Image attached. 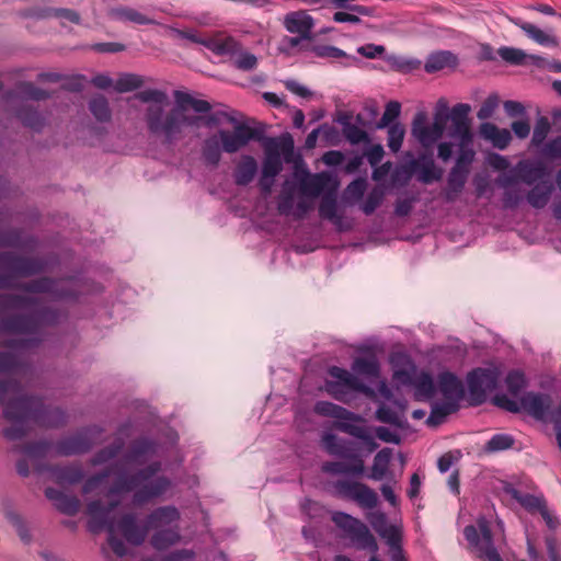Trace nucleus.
Instances as JSON below:
<instances>
[{"instance_id":"nucleus-1","label":"nucleus","mask_w":561,"mask_h":561,"mask_svg":"<svg viewBox=\"0 0 561 561\" xmlns=\"http://www.w3.org/2000/svg\"><path fill=\"white\" fill-rule=\"evenodd\" d=\"M43 267L42 261L9 252L0 253V268L10 274L0 275V288L15 287L13 277L31 276L39 273ZM57 285L51 279L42 278L21 286L24 296L0 297V341L9 344V351L0 355V373L12 376H23L26 373L24 351L41 341L44 325L53 324L57 320V314L34 295L55 293Z\"/></svg>"},{"instance_id":"nucleus-2","label":"nucleus","mask_w":561,"mask_h":561,"mask_svg":"<svg viewBox=\"0 0 561 561\" xmlns=\"http://www.w3.org/2000/svg\"><path fill=\"white\" fill-rule=\"evenodd\" d=\"M175 105L169 108L164 106H147L144 115L147 131L162 144L171 146L184 138L186 127H199L204 117L188 115L186 111L192 108L195 113L205 114L211 110L205 100L193 98L186 92H174Z\"/></svg>"},{"instance_id":"nucleus-3","label":"nucleus","mask_w":561,"mask_h":561,"mask_svg":"<svg viewBox=\"0 0 561 561\" xmlns=\"http://www.w3.org/2000/svg\"><path fill=\"white\" fill-rule=\"evenodd\" d=\"M46 423H11L3 430L8 442H25L22 446H14L13 451L24 455L27 459L37 462L51 456H75L89 451L98 442L93 438V431L88 430L61 438L56 444L49 439L30 442L37 436V431Z\"/></svg>"},{"instance_id":"nucleus-4","label":"nucleus","mask_w":561,"mask_h":561,"mask_svg":"<svg viewBox=\"0 0 561 561\" xmlns=\"http://www.w3.org/2000/svg\"><path fill=\"white\" fill-rule=\"evenodd\" d=\"M161 469L162 463L153 461L133 474H122L108 489L107 495L112 496L134 491L133 503L135 505H142L158 499L173 486L171 479L168 477H157Z\"/></svg>"},{"instance_id":"nucleus-5","label":"nucleus","mask_w":561,"mask_h":561,"mask_svg":"<svg viewBox=\"0 0 561 561\" xmlns=\"http://www.w3.org/2000/svg\"><path fill=\"white\" fill-rule=\"evenodd\" d=\"M333 494L343 500L355 502L360 508L369 511L366 518L374 530L385 540L392 534L401 533V528L389 525L386 513L376 510L379 504L378 494L367 484L352 480H336L332 483Z\"/></svg>"},{"instance_id":"nucleus-6","label":"nucleus","mask_w":561,"mask_h":561,"mask_svg":"<svg viewBox=\"0 0 561 561\" xmlns=\"http://www.w3.org/2000/svg\"><path fill=\"white\" fill-rule=\"evenodd\" d=\"M0 404H4L7 421H43L46 413L43 399L24 394L20 382L11 377L0 380Z\"/></svg>"},{"instance_id":"nucleus-7","label":"nucleus","mask_w":561,"mask_h":561,"mask_svg":"<svg viewBox=\"0 0 561 561\" xmlns=\"http://www.w3.org/2000/svg\"><path fill=\"white\" fill-rule=\"evenodd\" d=\"M180 512L175 506H161L153 510L146 519L145 527L137 525L134 514H125L119 518V530L125 539L135 546H140L149 529H163L178 527Z\"/></svg>"},{"instance_id":"nucleus-8","label":"nucleus","mask_w":561,"mask_h":561,"mask_svg":"<svg viewBox=\"0 0 561 561\" xmlns=\"http://www.w3.org/2000/svg\"><path fill=\"white\" fill-rule=\"evenodd\" d=\"M322 445L330 455L352 461L350 465L341 461H325L321 466V470L324 473L353 477H360L365 473L364 460L357 455L353 440L339 438L332 433H325L322 436Z\"/></svg>"},{"instance_id":"nucleus-9","label":"nucleus","mask_w":561,"mask_h":561,"mask_svg":"<svg viewBox=\"0 0 561 561\" xmlns=\"http://www.w3.org/2000/svg\"><path fill=\"white\" fill-rule=\"evenodd\" d=\"M118 502H112L110 505L104 506L101 501H91L87 506V513L89 515L88 528L91 533L98 534L103 529L108 533L107 542L113 552L122 558L127 553V547L122 539L115 536V531L119 530V519L116 520V508Z\"/></svg>"},{"instance_id":"nucleus-10","label":"nucleus","mask_w":561,"mask_h":561,"mask_svg":"<svg viewBox=\"0 0 561 561\" xmlns=\"http://www.w3.org/2000/svg\"><path fill=\"white\" fill-rule=\"evenodd\" d=\"M222 118L233 125V130L219 129L217 135L226 153H236L244 148L253 138L254 130L244 123L238 122L226 112H217L204 118L203 124L211 126L221 123Z\"/></svg>"},{"instance_id":"nucleus-11","label":"nucleus","mask_w":561,"mask_h":561,"mask_svg":"<svg viewBox=\"0 0 561 561\" xmlns=\"http://www.w3.org/2000/svg\"><path fill=\"white\" fill-rule=\"evenodd\" d=\"M438 388L442 399L434 402L432 414L426 421H436L456 412L465 396L463 385L451 373H442L438 376Z\"/></svg>"},{"instance_id":"nucleus-12","label":"nucleus","mask_w":561,"mask_h":561,"mask_svg":"<svg viewBox=\"0 0 561 561\" xmlns=\"http://www.w3.org/2000/svg\"><path fill=\"white\" fill-rule=\"evenodd\" d=\"M463 536L478 558L483 561H503L493 540L491 523L485 517H479L477 526H466Z\"/></svg>"},{"instance_id":"nucleus-13","label":"nucleus","mask_w":561,"mask_h":561,"mask_svg":"<svg viewBox=\"0 0 561 561\" xmlns=\"http://www.w3.org/2000/svg\"><path fill=\"white\" fill-rule=\"evenodd\" d=\"M331 379L325 381V390L337 400H344L351 392H362L375 397V391L360 378L344 368L333 366L329 369Z\"/></svg>"},{"instance_id":"nucleus-14","label":"nucleus","mask_w":561,"mask_h":561,"mask_svg":"<svg viewBox=\"0 0 561 561\" xmlns=\"http://www.w3.org/2000/svg\"><path fill=\"white\" fill-rule=\"evenodd\" d=\"M501 379V371L497 367L477 368L468 377V389L471 404H481L495 390Z\"/></svg>"},{"instance_id":"nucleus-15","label":"nucleus","mask_w":561,"mask_h":561,"mask_svg":"<svg viewBox=\"0 0 561 561\" xmlns=\"http://www.w3.org/2000/svg\"><path fill=\"white\" fill-rule=\"evenodd\" d=\"M505 381L512 398L507 394H495L493 402L504 410L518 411L526 405V398L520 393L525 385V376L520 371H512L507 375Z\"/></svg>"},{"instance_id":"nucleus-16","label":"nucleus","mask_w":561,"mask_h":561,"mask_svg":"<svg viewBox=\"0 0 561 561\" xmlns=\"http://www.w3.org/2000/svg\"><path fill=\"white\" fill-rule=\"evenodd\" d=\"M445 123L442 116L436 115L432 124L425 123L423 114H417L413 121L412 134L425 149L432 148L442 138Z\"/></svg>"},{"instance_id":"nucleus-17","label":"nucleus","mask_w":561,"mask_h":561,"mask_svg":"<svg viewBox=\"0 0 561 561\" xmlns=\"http://www.w3.org/2000/svg\"><path fill=\"white\" fill-rule=\"evenodd\" d=\"M334 427L343 433L350 434L358 439V443H354L357 455L360 453L370 454L378 448V443L373 432L366 427L359 426L358 423H332Z\"/></svg>"},{"instance_id":"nucleus-18","label":"nucleus","mask_w":561,"mask_h":561,"mask_svg":"<svg viewBox=\"0 0 561 561\" xmlns=\"http://www.w3.org/2000/svg\"><path fill=\"white\" fill-rule=\"evenodd\" d=\"M337 183L333 182L332 176L327 172L310 174L305 172L299 178V191L305 196L318 197L327 188L335 191Z\"/></svg>"},{"instance_id":"nucleus-19","label":"nucleus","mask_w":561,"mask_h":561,"mask_svg":"<svg viewBox=\"0 0 561 561\" xmlns=\"http://www.w3.org/2000/svg\"><path fill=\"white\" fill-rule=\"evenodd\" d=\"M378 392L385 401L377 409V421H400V412L403 411L404 404L392 399V391L386 380L378 382Z\"/></svg>"},{"instance_id":"nucleus-20","label":"nucleus","mask_w":561,"mask_h":561,"mask_svg":"<svg viewBox=\"0 0 561 561\" xmlns=\"http://www.w3.org/2000/svg\"><path fill=\"white\" fill-rule=\"evenodd\" d=\"M528 515L540 517L546 527L551 531H554L560 525V520L554 510L549 506L542 495L528 494Z\"/></svg>"},{"instance_id":"nucleus-21","label":"nucleus","mask_w":561,"mask_h":561,"mask_svg":"<svg viewBox=\"0 0 561 561\" xmlns=\"http://www.w3.org/2000/svg\"><path fill=\"white\" fill-rule=\"evenodd\" d=\"M412 168L417 173V180L424 184H431L439 181L443 176V170L435 165L433 153L425 152L411 162Z\"/></svg>"},{"instance_id":"nucleus-22","label":"nucleus","mask_w":561,"mask_h":561,"mask_svg":"<svg viewBox=\"0 0 561 561\" xmlns=\"http://www.w3.org/2000/svg\"><path fill=\"white\" fill-rule=\"evenodd\" d=\"M285 28L302 37H312L313 19L306 11L290 12L284 19Z\"/></svg>"},{"instance_id":"nucleus-23","label":"nucleus","mask_w":561,"mask_h":561,"mask_svg":"<svg viewBox=\"0 0 561 561\" xmlns=\"http://www.w3.org/2000/svg\"><path fill=\"white\" fill-rule=\"evenodd\" d=\"M45 495L62 514L73 516L80 508V501L77 496L66 494L55 488H46Z\"/></svg>"},{"instance_id":"nucleus-24","label":"nucleus","mask_w":561,"mask_h":561,"mask_svg":"<svg viewBox=\"0 0 561 561\" xmlns=\"http://www.w3.org/2000/svg\"><path fill=\"white\" fill-rule=\"evenodd\" d=\"M479 134L484 140L500 150L505 149L512 140V135L508 129L499 128L493 123H482L479 127Z\"/></svg>"},{"instance_id":"nucleus-25","label":"nucleus","mask_w":561,"mask_h":561,"mask_svg":"<svg viewBox=\"0 0 561 561\" xmlns=\"http://www.w3.org/2000/svg\"><path fill=\"white\" fill-rule=\"evenodd\" d=\"M319 215L321 218L330 220L339 230L346 229L343 225V217L339 214L334 191L322 196L319 205Z\"/></svg>"},{"instance_id":"nucleus-26","label":"nucleus","mask_w":561,"mask_h":561,"mask_svg":"<svg viewBox=\"0 0 561 561\" xmlns=\"http://www.w3.org/2000/svg\"><path fill=\"white\" fill-rule=\"evenodd\" d=\"M157 450L158 444L153 439L140 437L131 443L130 450L126 454L125 458L128 461L141 462L145 458L156 455Z\"/></svg>"},{"instance_id":"nucleus-27","label":"nucleus","mask_w":561,"mask_h":561,"mask_svg":"<svg viewBox=\"0 0 561 561\" xmlns=\"http://www.w3.org/2000/svg\"><path fill=\"white\" fill-rule=\"evenodd\" d=\"M469 171H459L458 168H451L447 176V187L444 192L446 202H455L463 191Z\"/></svg>"},{"instance_id":"nucleus-28","label":"nucleus","mask_w":561,"mask_h":561,"mask_svg":"<svg viewBox=\"0 0 561 561\" xmlns=\"http://www.w3.org/2000/svg\"><path fill=\"white\" fill-rule=\"evenodd\" d=\"M314 412L320 416L332 417L333 421H364L360 416L347 412L334 403L319 401L314 405Z\"/></svg>"},{"instance_id":"nucleus-29","label":"nucleus","mask_w":561,"mask_h":561,"mask_svg":"<svg viewBox=\"0 0 561 561\" xmlns=\"http://www.w3.org/2000/svg\"><path fill=\"white\" fill-rule=\"evenodd\" d=\"M352 371L355 376L363 377L373 382L379 378V364L375 357H357L352 364Z\"/></svg>"},{"instance_id":"nucleus-30","label":"nucleus","mask_w":561,"mask_h":561,"mask_svg":"<svg viewBox=\"0 0 561 561\" xmlns=\"http://www.w3.org/2000/svg\"><path fill=\"white\" fill-rule=\"evenodd\" d=\"M257 172V163L251 156H242L234 171V182L244 186L253 181Z\"/></svg>"},{"instance_id":"nucleus-31","label":"nucleus","mask_w":561,"mask_h":561,"mask_svg":"<svg viewBox=\"0 0 561 561\" xmlns=\"http://www.w3.org/2000/svg\"><path fill=\"white\" fill-rule=\"evenodd\" d=\"M222 146L220 139L216 134L207 137L202 145V158L206 164L216 167L220 162Z\"/></svg>"},{"instance_id":"nucleus-32","label":"nucleus","mask_w":561,"mask_h":561,"mask_svg":"<svg viewBox=\"0 0 561 561\" xmlns=\"http://www.w3.org/2000/svg\"><path fill=\"white\" fill-rule=\"evenodd\" d=\"M457 64V57L447 50H440L431 54L424 65V69L427 73H433L443 70L447 67H455Z\"/></svg>"},{"instance_id":"nucleus-33","label":"nucleus","mask_w":561,"mask_h":561,"mask_svg":"<svg viewBox=\"0 0 561 561\" xmlns=\"http://www.w3.org/2000/svg\"><path fill=\"white\" fill-rule=\"evenodd\" d=\"M552 188L551 180L541 176L540 182L528 191V204L535 207L545 206L549 201Z\"/></svg>"},{"instance_id":"nucleus-34","label":"nucleus","mask_w":561,"mask_h":561,"mask_svg":"<svg viewBox=\"0 0 561 561\" xmlns=\"http://www.w3.org/2000/svg\"><path fill=\"white\" fill-rule=\"evenodd\" d=\"M206 48L219 56L228 55L232 59L241 48V45L233 37L227 36L222 38H209Z\"/></svg>"},{"instance_id":"nucleus-35","label":"nucleus","mask_w":561,"mask_h":561,"mask_svg":"<svg viewBox=\"0 0 561 561\" xmlns=\"http://www.w3.org/2000/svg\"><path fill=\"white\" fill-rule=\"evenodd\" d=\"M391 457L392 450L390 448L386 447L379 450L374 458L371 472L367 474V478L374 481L382 480L388 472Z\"/></svg>"},{"instance_id":"nucleus-36","label":"nucleus","mask_w":561,"mask_h":561,"mask_svg":"<svg viewBox=\"0 0 561 561\" xmlns=\"http://www.w3.org/2000/svg\"><path fill=\"white\" fill-rule=\"evenodd\" d=\"M180 540L178 527L157 529L151 537V546L157 550H164Z\"/></svg>"},{"instance_id":"nucleus-37","label":"nucleus","mask_w":561,"mask_h":561,"mask_svg":"<svg viewBox=\"0 0 561 561\" xmlns=\"http://www.w3.org/2000/svg\"><path fill=\"white\" fill-rule=\"evenodd\" d=\"M50 471L60 483L75 484L83 479V470L78 465L56 466Z\"/></svg>"},{"instance_id":"nucleus-38","label":"nucleus","mask_w":561,"mask_h":561,"mask_svg":"<svg viewBox=\"0 0 561 561\" xmlns=\"http://www.w3.org/2000/svg\"><path fill=\"white\" fill-rule=\"evenodd\" d=\"M113 19L122 22H131L139 25H147L153 23V20L140 13L139 11L128 8L118 7L111 11Z\"/></svg>"},{"instance_id":"nucleus-39","label":"nucleus","mask_w":561,"mask_h":561,"mask_svg":"<svg viewBox=\"0 0 561 561\" xmlns=\"http://www.w3.org/2000/svg\"><path fill=\"white\" fill-rule=\"evenodd\" d=\"M500 495L502 502L507 506L513 508L526 507V495L512 483L504 482Z\"/></svg>"},{"instance_id":"nucleus-40","label":"nucleus","mask_w":561,"mask_h":561,"mask_svg":"<svg viewBox=\"0 0 561 561\" xmlns=\"http://www.w3.org/2000/svg\"><path fill=\"white\" fill-rule=\"evenodd\" d=\"M311 51L319 58L345 59L344 66H348L351 61L356 60V57L350 56L344 50L332 45H316L311 47Z\"/></svg>"},{"instance_id":"nucleus-41","label":"nucleus","mask_w":561,"mask_h":561,"mask_svg":"<svg viewBox=\"0 0 561 561\" xmlns=\"http://www.w3.org/2000/svg\"><path fill=\"white\" fill-rule=\"evenodd\" d=\"M448 136L457 141L458 147L471 146L473 142L470 123H451Z\"/></svg>"},{"instance_id":"nucleus-42","label":"nucleus","mask_w":561,"mask_h":561,"mask_svg":"<svg viewBox=\"0 0 561 561\" xmlns=\"http://www.w3.org/2000/svg\"><path fill=\"white\" fill-rule=\"evenodd\" d=\"M89 110L99 122H110L112 117L108 101L103 95H96L89 102Z\"/></svg>"},{"instance_id":"nucleus-43","label":"nucleus","mask_w":561,"mask_h":561,"mask_svg":"<svg viewBox=\"0 0 561 561\" xmlns=\"http://www.w3.org/2000/svg\"><path fill=\"white\" fill-rule=\"evenodd\" d=\"M526 181V160H519L517 165L500 176V184L504 188Z\"/></svg>"},{"instance_id":"nucleus-44","label":"nucleus","mask_w":561,"mask_h":561,"mask_svg":"<svg viewBox=\"0 0 561 561\" xmlns=\"http://www.w3.org/2000/svg\"><path fill=\"white\" fill-rule=\"evenodd\" d=\"M125 443L122 438L115 439L110 446L99 450L91 459L94 466L103 465L115 458L124 448Z\"/></svg>"},{"instance_id":"nucleus-45","label":"nucleus","mask_w":561,"mask_h":561,"mask_svg":"<svg viewBox=\"0 0 561 561\" xmlns=\"http://www.w3.org/2000/svg\"><path fill=\"white\" fill-rule=\"evenodd\" d=\"M550 407V398L546 394L528 392V414L535 419H541Z\"/></svg>"},{"instance_id":"nucleus-46","label":"nucleus","mask_w":561,"mask_h":561,"mask_svg":"<svg viewBox=\"0 0 561 561\" xmlns=\"http://www.w3.org/2000/svg\"><path fill=\"white\" fill-rule=\"evenodd\" d=\"M135 98L142 103H149L148 106L170 105L169 98L164 91L157 89H147L135 94Z\"/></svg>"},{"instance_id":"nucleus-47","label":"nucleus","mask_w":561,"mask_h":561,"mask_svg":"<svg viewBox=\"0 0 561 561\" xmlns=\"http://www.w3.org/2000/svg\"><path fill=\"white\" fill-rule=\"evenodd\" d=\"M514 445V438L510 434L493 435L483 447V451L488 454L499 453L510 449Z\"/></svg>"},{"instance_id":"nucleus-48","label":"nucleus","mask_w":561,"mask_h":561,"mask_svg":"<svg viewBox=\"0 0 561 561\" xmlns=\"http://www.w3.org/2000/svg\"><path fill=\"white\" fill-rule=\"evenodd\" d=\"M528 37L541 46L557 47L559 45L557 36L551 31H543L533 24H528Z\"/></svg>"},{"instance_id":"nucleus-49","label":"nucleus","mask_w":561,"mask_h":561,"mask_svg":"<svg viewBox=\"0 0 561 561\" xmlns=\"http://www.w3.org/2000/svg\"><path fill=\"white\" fill-rule=\"evenodd\" d=\"M340 123L343 126V135H344V137L352 145H358V144L367 142L368 141L367 133L364 129H362L360 127L350 123L347 121V117L341 119Z\"/></svg>"},{"instance_id":"nucleus-50","label":"nucleus","mask_w":561,"mask_h":561,"mask_svg":"<svg viewBox=\"0 0 561 561\" xmlns=\"http://www.w3.org/2000/svg\"><path fill=\"white\" fill-rule=\"evenodd\" d=\"M142 77L135 73H123L114 83L115 91L119 93L130 92L142 87Z\"/></svg>"},{"instance_id":"nucleus-51","label":"nucleus","mask_w":561,"mask_h":561,"mask_svg":"<svg viewBox=\"0 0 561 561\" xmlns=\"http://www.w3.org/2000/svg\"><path fill=\"white\" fill-rule=\"evenodd\" d=\"M415 388L416 396L422 398H432L435 392L434 380L427 373L416 376L412 382Z\"/></svg>"},{"instance_id":"nucleus-52","label":"nucleus","mask_w":561,"mask_h":561,"mask_svg":"<svg viewBox=\"0 0 561 561\" xmlns=\"http://www.w3.org/2000/svg\"><path fill=\"white\" fill-rule=\"evenodd\" d=\"M294 187L285 182L278 198L277 209L282 215H290L294 209Z\"/></svg>"},{"instance_id":"nucleus-53","label":"nucleus","mask_w":561,"mask_h":561,"mask_svg":"<svg viewBox=\"0 0 561 561\" xmlns=\"http://www.w3.org/2000/svg\"><path fill=\"white\" fill-rule=\"evenodd\" d=\"M283 170V163L278 152L266 153V157L263 161L262 173L266 176L275 178Z\"/></svg>"},{"instance_id":"nucleus-54","label":"nucleus","mask_w":561,"mask_h":561,"mask_svg":"<svg viewBox=\"0 0 561 561\" xmlns=\"http://www.w3.org/2000/svg\"><path fill=\"white\" fill-rule=\"evenodd\" d=\"M385 198V192L380 187L373 188L360 206L365 215H371L380 206Z\"/></svg>"},{"instance_id":"nucleus-55","label":"nucleus","mask_w":561,"mask_h":561,"mask_svg":"<svg viewBox=\"0 0 561 561\" xmlns=\"http://www.w3.org/2000/svg\"><path fill=\"white\" fill-rule=\"evenodd\" d=\"M232 64L236 68L250 71L253 70L257 65V58L255 55L243 51L242 47L238 50V53L232 58Z\"/></svg>"},{"instance_id":"nucleus-56","label":"nucleus","mask_w":561,"mask_h":561,"mask_svg":"<svg viewBox=\"0 0 561 561\" xmlns=\"http://www.w3.org/2000/svg\"><path fill=\"white\" fill-rule=\"evenodd\" d=\"M405 130L399 123L392 124L388 128V147L392 152H398L401 149Z\"/></svg>"},{"instance_id":"nucleus-57","label":"nucleus","mask_w":561,"mask_h":561,"mask_svg":"<svg viewBox=\"0 0 561 561\" xmlns=\"http://www.w3.org/2000/svg\"><path fill=\"white\" fill-rule=\"evenodd\" d=\"M18 117L25 126L34 130H39L44 126V118L36 111L31 108L20 110Z\"/></svg>"},{"instance_id":"nucleus-58","label":"nucleus","mask_w":561,"mask_h":561,"mask_svg":"<svg viewBox=\"0 0 561 561\" xmlns=\"http://www.w3.org/2000/svg\"><path fill=\"white\" fill-rule=\"evenodd\" d=\"M385 541L389 547L391 561H407L402 548V531L394 536L391 534Z\"/></svg>"},{"instance_id":"nucleus-59","label":"nucleus","mask_w":561,"mask_h":561,"mask_svg":"<svg viewBox=\"0 0 561 561\" xmlns=\"http://www.w3.org/2000/svg\"><path fill=\"white\" fill-rule=\"evenodd\" d=\"M459 154L457 157L456 163L453 168H458L459 171H469L470 164L472 163L476 152L471 146L459 147Z\"/></svg>"},{"instance_id":"nucleus-60","label":"nucleus","mask_w":561,"mask_h":561,"mask_svg":"<svg viewBox=\"0 0 561 561\" xmlns=\"http://www.w3.org/2000/svg\"><path fill=\"white\" fill-rule=\"evenodd\" d=\"M497 54L504 61L511 65H522L526 58V54L522 49L513 47H501Z\"/></svg>"},{"instance_id":"nucleus-61","label":"nucleus","mask_w":561,"mask_h":561,"mask_svg":"<svg viewBox=\"0 0 561 561\" xmlns=\"http://www.w3.org/2000/svg\"><path fill=\"white\" fill-rule=\"evenodd\" d=\"M414 371L415 366L408 360L403 367L394 369L392 378L400 385H412Z\"/></svg>"},{"instance_id":"nucleus-62","label":"nucleus","mask_w":561,"mask_h":561,"mask_svg":"<svg viewBox=\"0 0 561 561\" xmlns=\"http://www.w3.org/2000/svg\"><path fill=\"white\" fill-rule=\"evenodd\" d=\"M499 102H500V100L496 94H490L485 99V101L482 103V105L480 106V108L477 113V117L480 121L490 118L493 115L496 107L499 106Z\"/></svg>"},{"instance_id":"nucleus-63","label":"nucleus","mask_w":561,"mask_h":561,"mask_svg":"<svg viewBox=\"0 0 561 561\" xmlns=\"http://www.w3.org/2000/svg\"><path fill=\"white\" fill-rule=\"evenodd\" d=\"M401 112V105L397 101H391L386 105L385 112L380 118V122L378 123V128H383L392 121H394Z\"/></svg>"},{"instance_id":"nucleus-64","label":"nucleus","mask_w":561,"mask_h":561,"mask_svg":"<svg viewBox=\"0 0 561 561\" xmlns=\"http://www.w3.org/2000/svg\"><path fill=\"white\" fill-rule=\"evenodd\" d=\"M366 186H367V183H366L365 179L359 178V179L352 181L345 190L346 198L353 199V201H359L366 191Z\"/></svg>"}]
</instances>
